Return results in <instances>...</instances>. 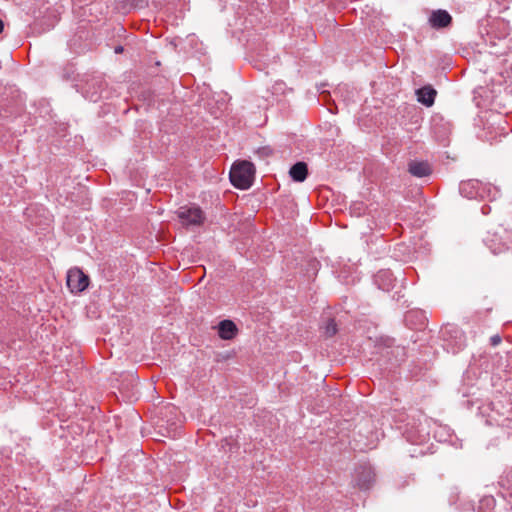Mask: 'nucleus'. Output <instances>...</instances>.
Returning <instances> with one entry per match:
<instances>
[{
    "label": "nucleus",
    "mask_w": 512,
    "mask_h": 512,
    "mask_svg": "<svg viewBox=\"0 0 512 512\" xmlns=\"http://www.w3.org/2000/svg\"><path fill=\"white\" fill-rule=\"evenodd\" d=\"M255 167L249 161L235 162L230 170L231 184L238 189H248L253 183Z\"/></svg>",
    "instance_id": "f257e3e1"
},
{
    "label": "nucleus",
    "mask_w": 512,
    "mask_h": 512,
    "mask_svg": "<svg viewBox=\"0 0 512 512\" xmlns=\"http://www.w3.org/2000/svg\"><path fill=\"white\" fill-rule=\"evenodd\" d=\"M183 226H200L205 220V215L199 206H181L175 212Z\"/></svg>",
    "instance_id": "f03ea898"
},
{
    "label": "nucleus",
    "mask_w": 512,
    "mask_h": 512,
    "mask_svg": "<svg viewBox=\"0 0 512 512\" xmlns=\"http://www.w3.org/2000/svg\"><path fill=\"white\" fill-rule=\"evenodd\" d=\"M89 277L81 269L75 267L67 273V286L72 293L83 292L89 285Z\"/></svg>",
    "instance_id": "7ed1b4c3"
},
{
    "label": "nucleus",
    "mask_w": 512,
    "mask_h": 512,
    "mask_svg": "<svg viewBox=\"0 0 512 512\" xmlns=\"http://www.w3.org/2000/svg\"><path fill=\"white\" fill-rule=\"evenodd\" d=\"M375 472L370 464H361L355 469V482L362 490H368L375 482Z\"/></svg>",
    "instance_id": "20e7f679"
},
{
    "label": "nucleus",
    "mask_w": 512,
    "mask_h": 512,
    "mask_svg": "<svg viewBox=\"0 0 512 512\" xmlns=\"http://www.w3.org/2000/svg\"><path fill=\"white\" fill-rule=\"evenodd\" d=\"M452 23V17L446 10H435L429 17V24L432 28L442 29L448 27Z\"/></svg>",
    "instance_id": "39448f33"
},
{
    "label": "nucleus",
    "mask_w": 512,
    "mask_h": 512,
    "mask_svg": "<svg viewBox=\"0 0 512 512\" xmlns=\"http://www.w3.org/2000/svg\"><path fill=\"white\" fill-rule=\"evenodd\" d=\"M395 280L393 273L389 269L380 270L374 276L375 284L383 291H390L394 287Z\"/></svg>",
    "instance_id": "423d86ee"
},
{
    "label": "nucleus",
    "mask_w": 512,
    "mask_h": 512,
    "mask_svg": "<svg viewBox=\"0 0 512 512\" xmlns=\"http://www.w3.org/2000/svg\"><path fill=\"white\" fill-rule=\"evenodd\" d=\"M408 172L417 178L427 177L432 173V168L427 161L412 160L408 163Z\"/></svg>",
    "instance_id": "0eeeda50"
},
{
    "label": "nucleus",
    "mask_w": 512,
    "mask_h": 512,
    "mask_svg": "<svg viewBox=\"0 0 512 512\" xmlns=\"http://www.w3.org/2000/svg\"><path fill=\"white\" fill-rule=\"evenodd\" d=\"M436 95L437 91L430 85L423 86L416 90L418 102L426 107H431L434 104Z\"/></svg>",
    "instance_id": "6e6552de"
},
{
    "label": "nucleus",
    "mask_w": 512,
    "mask_h": 512,
    "mask_svg": "<svg viewBox=\"0 0 512 512\" xmlns=\"http://www.w3.org/2000/svg\"><path fill=\"white\" fill-rule=\"evenodd\" d=\"M237 332L238 328L232 320L225 319L218 324V335L221 339L231 340L237 335Z\"/></svg>",
    "instance_id": "1a4fd4ad"
},
{
    "label": "nucleus",
    "mask_w": 512,
    "mask_h": 512,
    "mask_svg": "<svg viewBox=\"0 0 512 512\" xmlns=\"http://www.w3.org/2000/svg\"><path fill=\"white\" fill-rule=\"evenodd\" d=\"M289 175L295 182H303L308 176V166L305 162L299 161L291 166Z\"/></svg>",
    "instance_id": "9d476101"
},
{
    "label": "nucleus",
    "mask_w": 512,
    "mask_h": 512,
    "mask_svg": "<svg viewBox=\"0 0 512 512\" xmlns=\"http://www.w3.org/2000/svg\"><path fill=\"white\" fill-rule=\"evenodd\" d=\"M474 182L472 181H466L461 182L459 186V191L461 195L467 197V198H474L477 195V192L474 191Z\"/></svg>",
    "instance_id": "9b49d317"
},
{
    "label": "nucleus",
    "mask_w": 512,
    "mask_h": 512,
    "mask_svg": "<svg viewBox=\"0 0 512 512\" xmlns=\"http://www.w3.org/2000/svg\"><path fill=\"white\" fill-rule=\"evenodd\" d=\"M338 332L335 320L329 318L324 326V335L328 338L333 337Z\"/></svg>",
    "instance_id": "f8f14e48"
},
{
    "label": "nucleus",
    "mask_w": 512,
    "mask_h": 512,
    "mask_svg": "<svg viewBox=\"0 0 512 512\" xmlns=\"http://www.w3.org/2000/svg\"><path fill=\"white\" fill-rule=\"evenodd\" d=\"M501 341H502V338H501V336L499 334H495V335L490 337V344L492 346L499 345L501 343Z\"/></svg>",
    "instance_id": "ddd939ff"
},
{
    "label": "nucleus",
    "mask_w": 512,
    "mask_h": 512,
    "mask_svg": "<svg viewBox=\"0 0 512 512\" xmlns=\"http://www.w3.org/2000/svg\"><path fill=\"white\" fill-rule=\"evenodd\" d=\"M451 332H455L456 334H459L460 339L462 338V334H461V332H460V331H458L456 328H451V329L446 328L445 330H443V331H442L443 337H445V336H446V334L451 333Z\"/></svg>",
    "instance_id": "4468645a"
},
{
    "label": "nucleus",
    "mask_w": 512,
    "mask_h": 512,
    "mask_svg": "<svg viewBox=\"0 0 512 512\" xmlns=\"http://www.w3.org/2000/svg\"><path fill=\"white\" fill-rule=\"evenodd\" d=\"M396 352L398 355H401L402 357L405 356V351H404V348L403 347H396L393 352Z\"/></svg>",
    "instance_id": "2eb2a0df"
},
{
    "label": "nucleus",
    "mask_w": 512,
    "mask_h": 512,
    "mask_svg": "<svg viewBox=\"0 0 512 512\" xmlns=\"http://www.w3.org/2000/svg\"><path fill=\"white\" fill-rule=\"evenodd\" d=\"M123 50H124V48L122 46H116L114 49L115 53H117V54L123 52Z\"/></svg>",
    "instance_id": "dca6fc26"
},
{
    "label": "nucleus",
    "mask_w": 512,
    "mask_h": 512,
    "mask_svg": "<svg viewBox=\"0 0 512 512\" xmlns=\"http://www.w3.org/2000/svg\"><path fill=\"white\" fill-rule=\"evenodd\" d=\"M99 97H100V95H97V93H93V94L91 95V100H92V101H94V102H96V101L99 99Z\"/></svg>",
    "instance_id": "f3484780"
},
{
    "label": "nucleus",
    "mask_w": 512,
    "mask_h": 512,
    "mask_svg": "<svg viewBox=\"0 0 512 512\" xmlns=\"http://www.w3.org/2000/svg\"><path fill=\"white\" fill-rule=\"evenodd\" d=\"M3 28H4V23H3V21L0 19V33L3 31Z\"/></svg>",
    "instance_id": "a211bd4d"
},
{
    "label": "nucleus",
    "mask_w": 512,
    "mask_h": 512,
    "mask_svg": "<svg viewBox=\"0 0 512 512\" xmlns=\"http://www.w3.org/2000/svg\"><path fill=\"white\" fill-rule=\"evenodd\" d=\"M501 251H502V249H501V248H498V249H496V248H495V249H493V253H495V254L500 253Z\"/></svg>",
    "instance_id": "6ab92c4d"
},
{
    "label": "nucleus",
    "mask_w": 512,
    "mask_h": 512,
    "mask_svg": "<svg viewBox=\"0 0 512 512\" xmlns=\"http://www.w3.org/2000/svg\"><path fill=\"white\" fill-rule=\"evenodd\" d=\"M408 440H411V441H417L416 439H413L411 436H407Z\"/></svg>",
    "instance_id": "aec40b11"
},
{
    "label": "nucleus",
    "mask_w": 512,
    "mask_h": 512,
    "mask_svg": "<svg viewBox=\"0 0 512 512\" xmlns=\"http://www.w3.org/2000/svg\"><path fill=\"white\" fill-rule=\"evenodd\" d=\"M53 26H54V24L49 25V26L46 28V30H50V28H52Z\"/></svg>",
    "instance_id": "412c9836"
},
{
    "label": "nucleus",
    "mask_w": 512,
    "mask_h": 512,
    "mask_svg": "<svg viewBox=\"0 0 512 512\" xmlns=\"http://www.w3.org/2000/svg\"><path fill=\"white\" fill-rule=\"evenodd\" d=\"M54 512H67L65 510H55Z\"/></svg>",
    "instance_id": "4be33fe9"
},
{
    "label": "nucleus",
    "mask_w": 512,
    "mask_h": 512,
    "mask_svg": "<svg viewBox=\"0 0 512 512\" xmlns=\"http://www.w3.org/2000/svg\"><path fill=\"white\" fill-rule=\"evenodd\" d=\"M461 348H462V343L460 342L459 346H458V349H461Z\"/></svg>",
    "instance_id": "5701e85b"
},
{
    "label": "nucleus",
    "mask_w": 512,
    "mask_h": 512,
    "mask_svg": "<svg viewBox=\"0 0 512 512\" xmlns=\"http://www.w3.org/2000/svg\"><path fill=\"white\" fill-rule=\"evenodd\" d=\"M488 502H493V498L487 499Z\"/></svg>",
    "instance_id": "b1692460"
}]
</instances>
